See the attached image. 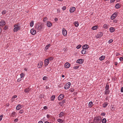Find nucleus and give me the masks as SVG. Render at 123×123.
<instances>
[{
	"label": "nucleus",
	"mask_w": 123,
	"mask_h": 123,
	"mask_svg": "<svg viewBox=\"0 0 123 123\" xmlns=\"http://www.w3.org/2000/svg\"><path fill=\"white\" fill-rule=\"evenodd\" d=\"M103 35V33L102 32H100L98 34H97L96 36V37L98 38L102 37Z\"/></svg>",
	"instance_id": "obj_14"
},
{
	"label": "nucleus",
	"mask_w": 123,
	"mask_h": 123,
	"mask_svg": "<svg viewBox=\"0 0 123 123\" xmlns=\"http://www.w3.org/2000/svg\"><path fill=\"white\" fill-rule=\"evenodd\" d=\"M24 112V111L22 110H20L19 111V113H20V114H22Z\"/></svg>",
	"instance_id": "obj_50"
},
{
	"label": "nucleus",
	"mask_w": 123,
	"mask_h": 123,
	"mask_svg": "<svg viewBox=\"0 0 123 123\" xmlns=\"http://www.w3.org/2000/svg\"><path fill=\"white\" fill-rule=\"evenodd\" d=\"M102 121V119L101 117L98 116L94 118L93 120V122L95 123H100Z\"/></svg>",
	"instance_id": "obj_2"
},
{
	"label": "nucleus",
	"mask_w": 123,
	"mask_h": 123,
	"mask_svg": "<svg viewBox=\"0 0 123 123\" xmlns=\"http://www.w3.org/2000/svg\"><path fill=\"white\" fill-rule=\"evenodd\" d=\"M75 7H72L70 8V12L71 13H72L75 11Z\"/></svg>",
	"instance_id": "obj_15"
},
{
	"label": "nucleus",
	"mask_w": 123,
	"mask_h": 123,
	"mask_svg": "<svg viewBox=\"0 0 123 123\" xmlns=\"http://www.w3.org/2000/svg\"><path fill=\"white\" fill-rule=\"evenodd\" d=\"M70 63H69L68 62H67L65 64L64 66L65 68H68L70 67Z\"/></svg>",
	"instance_id": "obj_12"
},
{
	"label": "nucleus",
	"mask_w": 123,
	"mask_h": 123,
	"mask_svg": "<svg viewBox=\"0 0 123 123\" xmlns=\"http://www.w3.org/2000/svg\"><path fill=\"white\" fill-rule=\"evenodd\" d=\"M108 24H105L103 25V27L105 29H108Z\"/></svg>",
	"instance_id": "obj_22"
},
{
	"label": "nucleus",
	"mask_w": 123,
	"mask_h": 123,
	"mask_svg": "<svg viewBox=\"0 0 123 123\" xmlns=\"http://www.w3.org/2000/svg\"><path fill=\"white\" fill-rule=\"evenodd\" d=\"M49 63V61L47 59H45L44 60V66L45 67L47 66Z\"/></svg>",
	"instance_id": "obj_6"
},
{
	"label": "nucleus",
	"mask_w": 123,
	"mask_h": 123,
	"mask_svg": "<svg viewBox=\"0 0 123 123\" xmlns=\"http://www.w3.org/2000/svg\"><path fill=\"white\" fill-rule=\"evenodd\" d=\"M64 113L63 112H61L59 114V117H61L64 116Z\"/></svg>",
	"instance_id": "obj_21"
},
{
	"label": "nucleus",
	"mask_w": 123,
	"mask_h": 123,
	"mask_svg": "<svg viewBox=\"0 0 123 123\" xmlns=\"http://www.w3.org/2000/svg\"><path fill=\"white\" fill-rule=\"evenodd\" d=\"M66 100L65 99H64L63 100L62 102H60V103L61 104H63L65 102Z\"/></svg>",
	"instance_id": "obj_45"
},
{
	"label": "nucleus",
	"mask_w": 123,
	"mask_h": 123,
	"mask_svg": "<svg viewBox=\"0 0 123 123\" xmlns=\"http://www.w3.org/2000/svg\"><path fill=\"white\" fill-rule=\"evenodd\" d=\"M47 107L46 106H44L43 107V109H47Z\"/></svg>",
	"instance_id": "obj_62"
},
{
	"label": "nucleus",
	"mask_w": 123,
	"mask_h": 123,
	"mask_svg": "<svg viewBox=\"0 0 123 123\" xmlns=\"http://www.w3.org/2000/svg\"><path fill=\"white\" fill-rule=\"evenodd\" d=\"M47 59L49 61H51V60H53V59H54V58L53 57H48V58Z\"/></svg>",
	"instance_id": "obj_32"
},
{
	"label": "nucleus",
	"mask_w": 123,
	"mask_h": 123,
	"mask_svg": "<svg viewBox=\"0 0 123 123\" xmlns=\"http://www.w3.org/2000/svg\"><path fill=\"white\" fill-rule=\"evenodd\" d=\"M81 45L79 44L76 47V48L77 49H79L81 47Z\"/></svg>",
	"instance_id": "obj_42"
},
{
	"label": "nucleus",
	"mask_w": 123,
	"mask_h": 123,
	"mask_svg": "<svg viewBox=\"0 0 123 123\" xmlns=\"http://www.w3.org/2000/svg\"><path fill=\"white\" fill-rule=\"evenodd\" d=\"M52 25L51 23L49 21H47L46 23V25L48 27H51Z\"/></svg>",
	"instance_id": "obj_17"
},
{
	"label": "nucleus",
	"mask_w": 123,
	"mask_h": 123,
	"mask_svg": "<svg viewBox=\"0 0 123 123\" xmlns=\"http://www.w3.org/2000/svg\"><path fill=\"white\" fill-rule=\"evenodd\" d=\"M57 121L58 122L61 123H62L63 122L62 119H58Z\"/></svg>",
	"instance_id": "obj_36"
},
{
	"label": "nucleus",
	"mask_w": 123,
	"mask_h": 123,
	"mask_svg": "<svg viewBox=\"0 0 123 123\" xmlns=\"http://www.w3.org/2000/svg\"><path fill=\"white\" fill-rule=\"evenodd\" d=\"M82 48L83 49H88L89 48V46L87 44H85L83 46Z\"/></svg>",
	"instance_id": "obj_11"
},
{
	"label": "nucleus",
	"mask_w": 123,
	"mask_h": 123,
	"mask_svg": "<svg viewBox=\"0 0 123 123\" xmlns=\"http://www.w3.org/2000/svg\"><path fill=\"white\" fill-rule=\"evenodd\" d=\"M18 121V119L17 118H16L14 120V122H17Z\"/></svg>",
	"instance_id": "obj_58"
},
{
	"label": "nucleus",
	"mask_w": 123,
	"mask_h": 123,
	"mask_svg": "<svg viewBox=\"0 0 123 123\" xmlns=\"http://www.w3.org/2000/svg\"><path fill=\"white\" fill-rule=\"evenodd\" d=\"M47 78V77L45 76H44L43 77V80H45Z\"/></svg>",
	"instance_id": "obj_47"
},
{
	"label": "nucleus",
	"mask_w": 123,
	"mask_h": 123,
	"mask_svg": "<svg viewBox=\"0 0 123 123\" xmlns=\"http://www.w3.org/2000/svg\"><path fill=\"white\" fill-rule=\"evenodd\" d=\"M51 69L49 67V68H47L46 70V71L48 72H50L51 70Z\"/></svg>",
	"instance_id": "obj_39"
},
{
	"label": "nucleus",
	"mask_w": 123,
	"mask_h": 123,
	"mask_svg": "<svg viewBox=\"0 0 123 123\" xmlns=\"http://www.w3.org/2000/svg\"><path fill=\"white\" fill-rule=\"evenodd\" d=\"M105 58V56L104 55H102L99 58V60L100 61L104 60Z\"/></svg>",
	"instance_id": "obj_24"
},
{
	"label": "nucleus",
	"mask_w": 123,
	"mask_h": 123,
	"mask_svg": "<svg viewBox=\"0 0 123 123\" xmlns=\"http://www.w3.org/2000/svg\"><path fill=\"white\" fill-rule=\"evenodd\" d=\"M43 28V26L42 25L41 23H37L35 26V29L38 31H41Z\"/></svg>",
	"instance_id": "obj_1"
},
{
	"label": "nucleus",
	"mask_w": 123,
	"mask_h": 123,
	"mask_svg": "<svg viewBox=\"0 0 123 123\" xmlns=\"http://www.w3.org/2000/svg\"><path fill=\"white\" fill-rule=\"evenodd\" d=\"M93 105V102L92 101L90 102L88 104V106L89 107H91Z\"/></svg>",
	"instance_id": "obj_23"
},
{
	"label": "nucleus",
	"mask_w": 123,
	"mask_h": 123,
	"mask_svg": "<svg viewBox=\"0 0 123 123\" xmlns=\"http://www.w3.org/2000/svg\"><path fill=\"white\" fill-rule=\"evenodd\" d=\"M24 73H22L20 74V78H22L24 77Z\"/></svg>",
	"instance_id": "obj_37"
},
{
	"label": "nucleus",
	"mask_w": 123,
	"mask_h": 123,
	"mask_svg": "<svg viewBox=\"0 0 123 123\" xmlns=\"http://www.w3.org/2000/svg\"><path fill=\"white\" fill-rule=\"evenodd\" d=\"M109 85H107V84L106 86L105 87V89H106V90H108L109 89Z\"/></svg>",
	"instance_id": "obj_40"
},
{
	"label": "nucleus",
	"mask_w": 123,
	"mask_h": 123,
	"mask_svg": "<svg viewBox=\"0 0 123 123\" xmlns=\"http://www.w3.org/2000/svg\"><path fill=\"white\" fill-rule=\"evenodd\" d=\"M38 123H43V122L42 121H39Z\"/></svg>",
	"instance_id": "obj_64"
},
{
	"label": "nucleus",
	"mask_w": 123,
	"mask_h": 123,
	"mask_svg": "<svg viewBox=\"0 0 123 123\" xmlns=\"http://www.w3.org/2000/svg\"><path fill=\"white\" fill-rule=\"evenodd\" d=\"M3 115L2 114L0 116V121H1L2 120V118L3 117Z\"/></svg>",
	"instance_id": "obj_49"
},
{
	"label": "nucleus",
	"mask_w": 123,
	"mask_h": 123,
	"mask_svg": "<svg viewBox=\"0 0 123 123\" xmlns=\"http://www.w3.org/2000/svg\"><path fill=\"white\" fill-rule=\"evenodd\" d=\"M68 49L66 48H65L63 49V50L64 52L67 51L68 50Z\"/></svg>",
	"instance_id": "obj_48"
},
{
	"label": "nucleus",
	"mask_w": 123,
	"mask_h": 123,
	"mask_svg": "<svg viewBox=\"0 0 123 123\" xmlns=\"http://www.w3.org/2000/svg\"><path fill=\"white\" fill-rule=\"evenodd\" d=\"M101 121L103 123H105L106 122V120L105 118H103Z\"/></svg>",
	"instance_id": "obj_34"
},
{
	"label": "nucleus",
	"mask_w": 123,
	"mask_h": 123,
	"mask_svg": "<svg viewBox=\"0 0 123 123\" xmlns=\"http://www.w3.org/2000/svg\"><path fill=\"white\" fill-rule=\"evenodd\" d=\"M115 0H110V2L111 3H112L114 2Z\"/></svg>",
	"instance_id": "obj_60"
},
{
	"label": "nucleus",
	"mask_w": 123,
	"mask_h": 123,
	"mask_svg": "<svg viewBox=\"0 0 123 123\" xmlns=\"http://www.w3.org/2000/svg\"><path fill=\"white\" fill-rule=\"evenodd\" d=\"M109 30L112 33L115 31V29L114 28L112 27L110 28Z\"/></svg>",
	"instance_id": "obj_20"
},
{
	"label": "nucleus",
	"mask_w": 123,
	"mask_h": 123,
	"mask_svg": "<svg viewBox=\"0 0 123 123\" xmlns=\"http://www.w3.org/2000/svg\"><path fill=\"white\" fill-rule=\"evenodd\" d=\"M6 13V11L5 10H3L2 12V14H5Z\"/></svg>",
	"instance_id": "obj_43"
},
{
	"label": "nucleus",
	"mask_w": 123,
	"mask_h": 123,
	"mask_svg": "<svg viewBox=\"0 0 123 123\" xmlns=\"http://www.w3.org/2000/svg\"><path fill=\"white\" fill-rule=\"evenodd\" d=\"M105 115V113H104V112H102V113H101V115L102 116H104Z\"/></svg>",
	"instance_id": "obj_55"
},
{
	"label": "nucleus",
	"mask_w": 123,
	"mask_h": 123,
	"mask_svg": "<svg viewBox=\"0 0 123 123\" xmlns=\"http://www.w3.org/2000/svg\"><path fill=\"white\" fill-rule=\"evenodd\" d=\"M34 25V21H32L30 23V26L31 27H32Z\"/></svg>",
	"instance_id": "obj_33"
},
{
	"label": "nucleus",
	"mask_w": 123,
	"mask_h": 123,
	"mask_svg": "<svg viewBox=\"0 0 123 123\" xmlns=\"http://www.w3.org/2000/svg\"><path fill=\"white\" fill-rule=\"evenodd\" d=\"M70 90L71 92H73L74 91V90L73 89H70Z\"/></svg>",
	"instance_id": "obj_59"
},
{
	"label": "nucleus",
	"mask_w": 123,
	"mask_h": 123,
	"mask_svg": "<svg viewBox=\"0 0 123 123\" xmlns=\"http://www.w3.org/2000/svg\"><path fill=\"white\" fill-rule=\"evenodd\" d=\"M22 105L20 104L18 105L16 107V108L17 110H19L22 107Z\"/></svg>",
	"instance_id": "obj_19"
},
{
	"label": "nucleus",
	"mask_w": 123,
	"mask_h": 123,
	"mask_svg": "<svg viewBox=\"0 0 123 123\" xmlns=\"http://www.w3.org/2000/svg\"><path fill=\"white\" fill-rule=\"evenodd\" d=\"M108 103H106L105 104H103V107L105 108L108 105Z\"/></svg>",
	"instance_id": "obj_35"
},
{
	"label": "nucleus",
	"mask_w": 123,
	"mask_h": 123,
	"mask_svg": "<svg viewBox=\"0 0 123 123\" xmlns=\"http://www.w3.org/2000/svg\"><path fill=\"white\" fill-rule=\"evenodd\" d=\"M6 24L5 22L3 20H1L0 22V25L1 26H2L5 25Z\"/></svg>",
	"instance_id": "obj_16"
},
{
	"label": "nucleus",
	"mask_w": 123,
	"mask_h": 123,
	"mask_svg": "<svg viewBox=\"0 0 123 123\" xmlns=\"http://www.w3.org/2000/svg\"><path fill=\"white\" fill-rule=\"evenodd\" d=\"M98 28V26L96 25H95L92 27V29L93 30H96Z\"/></svg>",
	"instance_id": "obj_25"
},
{
	"label": "nucleus",
	"mask_w": 123,
	"mask_h": 123,
	"mask_svg": "<svg viewBox=\"0 0 123 123\" xmlns=\"http://www.w3.org/2000/svg\"><path fill=\"white\" fill-rule=\"evenodd\" d=\"M30 89L29 88H26L24 90V92L25 93H28L30 91Z\"/></svg>",
	"instance_id": "obj_18"
},
{
	"label": "nucleus",
	"mask_w": 123,
	"mask_h": 123,
	"mask_svg": "<svg viewBox=\"0 0 123 123\" xmlns=\"http://www.w3.org/2000/svg\"><path fill=\"white\" fill-rule=\"evenodd\" d=\"M21 80V78H19L17 80V81L18 82H19Z\"/></svg>",
	"instance_id": "obj_56"
},
{
	"label": "nucleus",
	"mask_w": 123,
	"mask_h": 123,
	"mask_svg": "<svg viewBox=\"0 0 123 123\" xmlns=\"http://www.w3.org/2000/svg\"><path fill=\"white\" fill-rule=\"evenodd\" d=\"M86 49H83L81 51V53L83 54L84 55L86 53V51L85 50Z\"/></svg>",
	"instance_id": "obj_31"
},
{
	"label": "nucleus",
	"mask_w": 123,
	"mask_h": 123,
	"mask_svg": "<svg viewBox=\"0 0 123 123\" xmlns=\"http://www.w3.org/2000/svg\"><path fill=\"white\" fill-rule=\"evenodd\" d=\"M16 112H13L12 113L11 115V116H12L13 117H14L15 115Z\"/></svg>",
	"instance_id": "obj_41"
},
{
	"label": "nucleus",
	"mask_w": 123,
	"mask_h": 123,
	"mask_svg": "<svg viewBox=\"0 0 123 123\" xmlns=\"http://www.w3.org/2000/svg\"><path fill=\"white\" fill-rule=\"evenodd\" d=\"M17 97V96L16 95H15L13 96L12 97V99H14L16 98Z\"/></svg>",
	"instance_id": "obj_52"
},
{
	"label": "nucleus",
	"mask_w": 123,
	"mask_h": 123,
	"mask_svg": "<svg viewBox=\"0 0 123 123\" xmlns=\"http://www.w3.org/2000/svg\"><path fill=\"white\" fill-rule=\"evenodd\" d=\"M71 83L70 82H68L64 86V88L65 89H68L70 87Z\"/></svg>",
	"instance_id": "obj_5"
},
{
	"label": "nucleus",
	"mask_w": 123,
	"mask_h": 123,
	"mask_svg": "<svg viewBox=\"0 0 123 123\" xmlns=\"http://www.w3.org/2000/svg\"><path fill=\"white\" fill-rule=\"evenodd\" d=\"M47 20V18L46 17H45L43 19V21H45Z\"/></svg>",
	"instance_id": "obj_53"
},
{
	"label": "nucleus",
	"mask_w": 123,
	"mask_h": 123,
	"mask_svg": "<svg viewBox=\"0 0 123 123\" xmlns=\"http://www.w3.org/2000/svg\"><path fill=\"white\" fill-rule=\"evenodd\" d=\"M43 63L41 61L38 64V68H41L42 66Z\"/></svg>",
	"instance_id": "obj_13"
},
{
	"label": "nucleus",
	"mask_w": 123,
	"mask_h": 123,
	"mask_svg": "<svg viewBox=\"0 0 123 123\" xmlns=\"http://www.w3.org/2000/svg\"><path fill=\"white\" fill-rule=\"evenodd\" d=\"M113 41V40L112 39H110L109 40L108 42V43L110 44L112 43Z\"/></svg>",
	"instance_id": "obj_38"
},
{
	"label": "nucleus",
	"mask_w": 123,
	"mask_h": 123,
	"mask_svg": "<svg viewBox=\"0 0 123 123\" xmlns=\"http://www.w3.org/2000/svg\"><path fill=\"white\" fill-rule=\"evenodd\" d=\"M121 92H123V87L121 88Z\"/></svg>",
	"instance_id": "obj_57"
},
{
	"label": "nucleus",
	"mask_w": 123,
	"mask_h": 123,
	"mask_svg": "<svg viewBox=\"0 0 123 123\" xmlns=\"http://www.w3.org/2000/svg\"><path fill=\"white\" fill-rule=\"evenodd\" d=\"M8 28V27L7 25H6L4 27V29L5 30H6Z\"/></svg>",
	"instance_id": "obj_44"
},
{
	"label": "nucleus",
	"mask_w": 123,
	"mask_h": 123,
	"mask_svg": "<svg viewBox=\"0 0 123 123\" xmlns=\"http://www.w3.org/2000/svg\"><path fill=\"white\" fill-rule=\"evenodd\" d=\"M47 118H49L50 117V116L48 114L47 115Z\"/></svg>",
	"instance_id": "obj_63"
},
{
	"label": "nucleus",
	"mask_w": 123,
	"mask_h": 123,
	"mask_svg": "<svg viewBox=\"0 0 123 123\" xmlns=\"http://www.w3.org/2000/svg\"><path fill=\"white\" fill-rule=\"evenodd\" d=\"M30 32L32 35H34L36 33V31L34 29H32L31 30Z\"/></svg>",
	"instance_id": "obj_10"
},
{
	"label": "nucleus",
	"mask_w": 123,
	"mask_h": 123,
	"mask_svg": "<svg viewBox=\"0 0 123 123\" xmlns=\"http://www.w3.org/2000/svg\"><path fill=\"white\" fill-rule=\"evenodd\" d=\"M50 44H48L47 45H46L45 48V50H47L50 47Z\"/></svg>",
	"instance_id": "obj_29"
},
{
	"label": "nucleus",
	"mask_w": 123,
	"mask_h": 123,
	"mask_svg": "<svg viewBox=\"0 0 123 123\" xmlns=\"http://www.w3.org/2000/svg\"><path fill=\"white\" fill-rule=\"evenodd\" d=\"M84 61L83 59H79L77 60L76 62L81 64L83 63Z\"/></svg>",
	"instance_id": "obj_7"
},
{
	"label": "nucleus",
	"mask_w": 123,
	"mask_h": 123,
	"mask_svg": "<svg viewBox=\"0 0 123 123\" xmlns=\"http://www.w3.org/2000/svg\"><path fill=\"white\" fill-rule=\"evenodd\" d=\"M62 33L63 35L64 36H66L67 35V31L64 28L62 29Z\"/></svg>",
	"instance_id": "obj_8"
},
{
	"label": "nucleus",
	"mask_w": 123,
	"mask_h": 123,
	"mask_svg": "<svg viewBox=\"0 0 123 123\" xmlns=\"http://www.w3.org/2000/svg\"><path fill=\"white\" fill-rule=\"evenodd\" d=\"M64 95L62 94H61L58 97V99L59 100H61L64 97Z\"/></svg>",
	"instance_id": "obj_9"
},
{
	"label": "nucleus",
	"mask_w": 123,
	"mask_h": 123,
	"mask_svg": "<svg viewBox=\"0 0 123 123\" xmlns=\"http://www.w3.org/2000/svg\"><path fill=\"white\" fill-rule=\"evenodd\" d=\"M14 27L15 28L13 29V31L14 32H17L20 29V27L18 25H15Z\"/></svg>",
	"instance_id": "obj_3"
},
{
	"label": "nucleus",
	"mask_w": 123,
	"mask_h": 123,
	"mask_svg": "<svg viewBox=\"0 0 123 123\" xmlns=\"http://www.w3.org/2000/svg\"><path fill=\"white\" fill-rule=\"evenodd\" d=\"M66 8V7L65 6H63L62 8V9L63 11H64Z\"/></svg>",
	"instance_id": "obj_46"
},
{
	"label": "nucleus",
	"mask_w": 123,
	"mask_h": 123,
	"mask_svg": "<svg viewBox=\"0 0 123 123\" xmlns=\"http://www.w3.org/2000/svg\"><path fill=\"white\" fill-rule=\"evenodd\" d=\"M74 23L75 26L78 27L79 26V23L78 21L74 22Z\"/></svg>",
	"instance_id": "obj_30"
},
{
	"label": "nucleus",
	"mask_w": 123,
	"mask_h": 123,
	"mask_svg": "<svg viewBox=\"0 0 123 123\" xmlns=\"http://www.w3.org/2000/svg\"><path fill=\"white\" fill-rule=\"evenodd\" d=\"M115 7L116 8L118 9L120 7V6L118 3H117Z\"/></svg>",
	"instance_id": "obj_28"
},
{
	"label": "nucleus",
	"mask_w": 123,
	"mask_h": 123,
	"mask_svg": "<svg viewBox=\"0 0 123 123\" xmlns=\"http://www.w3.org/2000/svg\"><path fill=\"white\" fill-rule=\"evenodd\" d=\"M118 15V12H116L113 14L111 17V20H113L116 18Z\"/></svg>",
	"instance_id": "obj_4"
},
{
	"label": "nucleus",
	"mask_w": 123,
	"mask_h": 123,
	"mask_svg": "<svg viewBox=\"0 0 123 123\" xmlns=\"http://www.w3.org/2000/svg\"><path fill=\"white\" fill-rule=\"evenodd\" d=\"M79 66H75V67H74L73 68H74V69H78L79 68Z\"/></svg>",
	"instance_id": "obj_51"
},
{
	"label": "nucleus",
	"mask_w": 123,
	"mask_h": 123,
	"mask_svg": "<svg viewBox=\"0 0 123 123\" xmlns=\"http://www.w3.org/2000/svg\"><path fill=\"white\" fill-rule=\"evenodd\" d=\"M63 85V84H62V83L61 84H60L59 85V87H61V86H62Z\"/></svg>",
	"instance_id": "obj_61"
},
{
	"label": "nucleus",
	"mask_w": 123,
	"mask_h": 123,
	"mask_svg": "<svg viewBox=\"0 0 123 123\" xmlns=\"http://www.w3.org/2000/svg\"><path fill=\"white\" fill-rule=\"evenodd\" d=\"M110 91L108 90H106L105 89V94H109L110 93Z\"/></svg>",
	"instance_id": "obj_27"
},
{
	"label": "nucleus",
	"mask_w": 123,
	"mask_h": 123,
	"mask_svg": "<svg viewBox=\"0 0 123 123\" xmlns=\"http://www.w3.org/2000/svg\"><path fill=\"white\" fill-rule=\"evenodd\" d=\"M55 98V96L53 95L52 96L50 97V100L51 101H53L54 100Z\"/></svg>",
	"instance_id": "obj_26"
},
{
	"label": "nucleus",
	"mask_w": 123,
	"mask_h": 123,
	"mask_svg": "<svg viewBox=\"0 0 123 123\" xmlns=\"http://www.w3.org/2000/svg\"><path fill=\"white\" fill-rule=\"evenodd\" d=\"M119 60L120 61H123V58L122 57L120 58Z\"/></svg>",
	"instance_id": "obj_54"
}]
</instances>
